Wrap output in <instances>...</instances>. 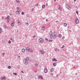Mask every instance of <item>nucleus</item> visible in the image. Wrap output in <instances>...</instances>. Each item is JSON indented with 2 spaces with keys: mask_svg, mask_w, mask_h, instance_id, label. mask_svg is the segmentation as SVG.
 Returning <instances> with one entry per match:
<instances>
[{
  "mask_svg": "<svg viewBox=\"0 0 80 80\" xmlns=\"http://www.w3.org/2000/svg\"><path fill=\"white\" fill-rule=\"evenodd\" d=\"M26 51H28V52H33V50L28 47H27L26 48Z\"/></svg>",
  "mask_w": 80,
  "mask_h": 80,
  "instance_id": "1",
  "label": "nucleus"
},
{
  "mask_svg": "<svg viewBox=\"0 0 80 80\" xmlns=\"http://www.w3.org/2000/svg\"><path fill=\"white\" fill-rule=\"evenodd\" d=\"M53 38L55 39L57 38V32H54V35L52 36Z\"/></svg>",
  "mask_w": 80,
  "mask_h": 80,
  "instance_id": "2",
  "label": "nucleus"
},
{
  "mask_svg": "<svg viewBox=\"0 0 80 80\" xmlns=\"http://www.w3.org/2000/svg\"><path fill=\"white\" fill-rule=\"evenodd\" d=\"M17 11L16 12L17 14H20V10L19 9V8H18V7H17Z\"/></svg>",
  "mask_w": 80,
  "mask_h": 80,
  "instance_id": "3",
  "label": "nucleus"
},
{
  "mask_svg": "<svg viewBox=\"0 0 80 80\" xmlns=\"http://www.w3.org/2000/svg\"><path fill=\"white\" fill-rule=\"evenodd\" d=\"M75 22L76 24H78V23H79V20H78V18H76L75 20Z\"/></svg>",
  "mask_w": 80,
  "mask_h": 80,
  "instance_id": "4",
  "label": "nucleus"
},
{
  "mask_svg": "<svg viewBox=\"0 0 80 80\" xmlns=\"http://www.w3.org/2000/svg\"><path fill=\"white\" fill-rule=\"evenodd\" d=\"M39 42L40 43H42L43 42V40L42 38H40L39 39Z\"/></svg>",
  "mask_w": 80,
  "mask_h": 80,
  "instance_id": "5",
  "label": "nucleus"
},
{
  "mask_svg": "<svg viewBox=\"0 0 80 80\" xmlns=\"http://www.w3.org/2000/svg\"><path fill=\"white\" fill-rule=\"evenodd\" d=\"M66 7L68 9H69V10H71V8L69 6H68L67 4L66 5Z\"/></svg>",
  "mask_w": 80,
  "mask_h": 80,
  "instance_id": "6",
  "label": "nucleus"
},
{
  "mask_svg": "<svg viewBox=\"0 0 80 80\" xmlns=\"http://www.w3.org/2000/svg\"><path fill=\"white\" fill-rule=\"evenodd\" d=\"M23 62L24 64H27L28 62L26 59H24Z\"/></svg>",
  "mask_w": 80,
  "mask_h": 80,
  "instance_id": "7",
  "label": "nucleus"
},
{
  "mask_svg": "<svg viewBox=\"0 0 80 80\" xmlns=\"http://www.w3.org/2000/svg\"><path fill=\"white\" fill-rule=\"evenodd\" d=\"M14 25H15V22L13 21L12 23L11 24V25L12 27H14Z\"/></svg>",
  "mask_w": 80,
  "mask_h": 80,
  "instance_id": "8",
  "label": "nucleus"
},
{
  "mask_svg": "<svg viewBox=\"0 0 80 80\" xmlns=\"http://www.w3.org/2000/svg\"><path fill=\"white\" fill-rule=\"evenodd\" d=\"M1 80H5L6 79V78L5 77H1L0 78Z\"/></svg>",
  "mask_w": 80,
  "mask_h": 80,
  "instance_id": "9",
  "label": "nucleus"
},
{
  "mask_svg": "<svg viewBox=\"0 0 80 80\" xmlns=\"http://www.w3.org/2000/svg\"><path fill=\"white\" fill-rule=\"evenodd\" d=\"M40 52L42 53V54H44V53H45V52L43 50H40Z\"/></svg>",
  "mask_w": 80,
  "mask_h": 80,
  "instance_id": "10",
  "label": "nucleus"
},
{
  "mask_svg": "<svg viewBox=\"0 0 80 80\" xmlns=\"http://www.w3.org/2000/svg\"><path fill=\"white\" fill-rule=\"evenodd\" d=\"M52 61H55V62H57V60L55 58H53L52 59Z\"/></svg>",
  "mask_w": 80,
  "mask_h": 80,
  "instance_id": "11",
  "label": "nucleus"
},
{
  "mask_svg": "<svg viewBox=\"0 0 80 80\" xmlns=\"http://www.w3.org/2000/svg\"><path fill=\"white\" fill-rule=\"evenodd\" d=\"M48 72V70H47V69H45L44 70V72H45V73H47Z\"/></svg>",
  "mask_w": 80,
  "mask_h": 80,
  "instance_id": "12",
  "label": "nucleus"
},
{
  "mask_svg": "<svg viewBox=\"0 0 80 80\" xmlns=\"http://www.w3.org/2000/svg\"><path fill=\"white\" fill-rule=\"evenodd\" d=\"M39 78H41V79H43V77L42 76H39Z\"/></svg>",
  "mask_w": 80,
  "mask_h": 80,
  "instance_id": "13",
  "label": "nucleus"
},
{
  "mask_svg": "<svg viewBox=\"0 0 80 80\" xmlns=\"http://www.w3.org/2000/svg\"><path fill=\"white\" fill-rule=\"evenodd\" d=\"M45 27L44 26H42V30H44L45 29Z\"/></svg>",
  "mask_w": 80,
  "mask_h": 80,
  "instance_id": "14",
  "label": "nucleus"
},
{
  "mask_svg": "<svg viewBox=\"0 0 80 80\" xmlns=\"http://www.w3.org/2000/svg\"><path fill=\"white\" fill-rule=\"evenodd\" d=\"M25 49L23 48L22 49V52L23 53H24V52H25Z\"/></svg>",
  "mask_w": 80,
  "mask_h": 80,
  "instance_id": "15",
  "label": "nucleus"
},
{
  "mask_svg": "<svg viewBox=\"0 0 80 80\" xmlns=\"http://www.w3.org/2000/svg\"><path fill=\"white\" fill-rule=\"evenodd\" d=\"M6 20H8L10 18V16H8V17L5 18Z\"/></svg>",
  "mask_w": 80,
  "mask_h": 80,
  "instance_id": "16",
  "label": "nucleus"
},
{
  "mask_svg": "<svg viewBox=\"0 0 80 80\" xmlns=\"http://www.w3.org/2000/svg\"><path fill=\"white\" fill-rule=\"evenodd\" d=\"M52 31L50 32H49V34L50 35H52Z\"/></svg>",
  "mask_w": 80,
  "mask_h": 80,
  "instance_id": "17",
  "label": "nucleus"
},
{
  "mask_svg": "<svg viewBox=\"0 0 80 80\" xmlns=\"http://www.w3.org/2000/svg\"><path fill=\"white\" fill-rule=\"evenodd\" d=\"M53 65L54 67H55V66L57 65V63H53Z\"/></svg>",
  "mask_w": 80,
  "mask_h": 80,
  "instance_id": "18",
  "label": "nucleus"
},
{
  "mask_svg": "<svg viewBox=\"0 0 80 80\" xmlns=\"http://www.w3.org/2000/svg\"><path fill=\"white\" fill-rule=\"evenodd\" d=\"M2 29L0 28V32L2 33Z\"/></svg>",
  "mask_w": 80,
  "mask_h": 80,
  "instance_id": "19",
  "label": "nucleus"
},
{
  "mask_svg": "<svg viewBox=\"0 0 80 80\" xmlns=\"http://www.w3.org/2000/svg\"><path fill=\"white\" fill-rule=\"evenodd\" d=\"M16 1L17 3H20V1H19V0H16Z\"/></svg>",
  "mask_w": 80,
  "mask_h": 80,
  "instance_id": "20",
  "label": "nucleus"
},
{
  "mask_svg": "<svg viewBox=\"0 0 80 80\" xmlns=\"http://www.w3.org/2000/svg\"><path fill=\"white\" fill-rule=\"evenodd\" d=\"M67 23H64V27H67Z\"/></svg>",
  "mask_w": 80,
  "mask_h": 80,
  "instance_id": "21",
  "label": "nucleus"
},
{
  "mask_svg": "<svg viewBox=\"0 0 80 80\" xmlns=\"http://www.w3.org/2000/svg\"><path fill=\"white\" fill-rule=\"evenodd\" d=\"M25 59H26V60H27V61H28V60H29V58H28L27 57L26 58H25Z\"/></svg>",
  "mask_w": 80,
  "mask_h": 80,
  "instance_id": "22",
  "label": "nucleus"
},
{
  "mask_svg": "<svg viewBox=\"0 0 80 80\" xmlns=\"http://www.w3.org/2000/svg\"><path fill=\"white\" fill-rule=\"evenodd\" d=\"M53 68H52L51 70V72H53Z\"/></svg>",
  "mask_w": 80,
  "mask_h": 80,
  "instance_id": "23",
  "label": "nucleus"
},
{
  "mask_svg": "<svg viewBox=\"0 0 80 80\" xmlns=\"http://www.w3.org/2000/svg\"><path fill=\"white\" fill-rule=\"evenodd\" d=\"M50 38H51V39H52V38H53V36H52V35H50Z\"/></svg>",
  "mask_w": 80,
  "mask_h": 80,
  "instance_id": "24",
  "label": "nucleus"
},
{
  "mask_svg": "<svg viewBox=\"0 0 80 80\" xmlns=\"http://www.w3.org/2000/svg\"><path fill=\"white\" fill-rule=\"evenodd\" d=\"M59 37H62V34H59Z\"/></svg>",
  "mask_w": 80,
  "mask_h": 80,
  "instance_id": "25",
  "label": "nucleus"
},
{
  "mask_svg": "<svg viewBox=\"0 0 80 80\" xmlns=\"http://www.w3.org/2000/svg\"><path fill=\"white\" fill-rule=\"evenodd\" d=\"M22 15H24L25 14V13L23 12H22Z\"/></svg>",
  "mask_w": 80,
  "mask_h": 80,
  "instance_id": "26",
  "label": "nucleus"
},
{
  "mask_svg": "<svg viewBox=\"0 0 80 80\" xmlns=\"http://www.w3.org/2000/svg\"><path fill=\"white\" fill-rule=\"evenodd\" d=\"M58 9H59V10H62V8H61V7H59Z\"/></svg>",
  "mask_w": 80,
  "mask_h": 80,
  "instance_id": "27",
  "label": "nucleus"
},
{
  "mask_svg": "<svg viewBox=\"0 0 80 80\" xmlns=\"http://www.w3.org/2000/svg\"><path fill=\"white\" fill-rule=\"evenodd\" d=\"M44 7H45V5H43L42 6V8H44Z\"/></svg>",
  "mask_w": 80,
  "mask_h": 80,
  "instance_id": "28",
  "label": "nucleus"
},
{
  "mask_svg": "<svg viewBox=\"0 0 80 80\" xmlns=\"http://www.w3.org/2000/svg\"><path fill=\"white\" fill-rule=\"evenodd\" d=\"M8 68L9 69H10L11 68V67L10 66H8Z\"/></svg>",
  "mask_w": 80,
  "mask_h": 80,
  "instance_id": "29",
  "label": "nucleus"
},
{
  "mask_svg": "<svg viewBox=\"0 0 80 80\" xmlns=\"http://www.w3.org/2000/svg\"><path fill=\"white\" fill-rule=\"evenodd\" d=\"M13 74L15 75H18L16 73H13Z\"/></svg>",
  "mask_w": 80,
  "mask_h": 80,
  "instance_id": "30",
  "label": "nucleus"
},
{
  "mask_svg": "<svg viewBox=\"0 0 80 80\" xmlns=\"http://www.w3.org/2000/svg\"><path fill=\"white\" fill-rule=\"evenodd\" d=\"M18 24H19V25H20L21 24V22H18Z\"/></svg>",
  "mask_w": 80,
  "mask_h": 80,
  "instance_id": "31",
  "label": "nucleus"
},
{
  "mask_svg": "<svg viewBox=\"0 0 80 80\" xmlns=\"http://www.w3.org/2000/svg\"><path fill=\"white\" fill-rule=\"evenodd\" d=\"M35 66H36V67H38V64H35Z\"/></svg>",
  "mask_w": 80,
  "mask_h": 80,
  "instance_id": "32",
  "label": "nucleus"
},
{
  "mask_svg": "<svg viewBox=\"0 0 80 80\" xmlns=\"http://www.w3.org/2000/svg\"><path fill=\"white\" fill-rule=\"evenodd\" d=\"M52 40H49V42H52Z\"/></svg>",
  "mask_w": 80,
  "mask_h": 80,
  "instance_id": "33",
  "label": "nucleus"
},
{
  "mask_svg": "<svg viewBox=\"0 0 80 80\" xmlns=\"http://www.w3.org/2000/svg\"><path fill=\"white\" fill-rule=\"evenodd\" d=\"M8 43H11V41H9Z\"/></svg>",
  "mask_w": 80,
  "mask_h": 80,
  "instance_id": "34",
  "label": "nucleus"
},
{
  "mask_svg": "<svg viewBox=\"0 0 80 80\" xmlns=\"http://www.w3.org/2000/svg\"><path fill=\"white\" fill-rule=\"evenodd\" d=\"M76 13H77V14H78V11H76Z\"/></svg>",
  "mask_w": 80,
  "mask_h": 80,
  "instance_id": "35",
  "label": "nucleus"
},
{
  "mask_svg": "<svg viewBox=\"0 0 80 80\" xmlns=\"http://www.w3.org/2000/svg\"><path fill=\"white\" fill-rule=\"evenodd\" d=\"M62 39H64L65 38V37H64V36L62 37Z\"/></svg>",
  "mask_w": 80,
  "mask_h": 80,
  "instance_id": "36",
  "label": "nucleus"
},
{
  "mask_svg": "<svg viewBox=\"0 0 80 80\" xmlns=\"http://www.w3.org/2000/svg\"><path fill=\"white\" fill-rule=\"evenodd\" d=\"M38 4H36V7H37V6H38Z\"/></svg>",
  "mask_w": 80,
  "mask_h": 80,
  "instance_id": "37",
  "label": "nucleus"
},
{
  "mask_svg": "<svg viewBox=\"0 0 80 80\" xmlns=\"http://www.w3.org/2000/svg\"><path fill=\"white\" fill-rule=\"evenodd\" d=\"M33 10H34V8H32V12H33Z\"/></svg>",
  "mask_w": 80,
  "mask_h": 80,
  "instance_id": "38",
  "label": "nucleus"
},
{
  "mask_svg": "<svg viewBox=\"0 0 80 80\" xmlns=\"http://www.w3.org/2000/svg\"><path fill=\"white\" fill-rule=\"evenodd\" d=\"M26 25H29L28 23V22H27L26 23Z\"/></svg>",
  "mask_w": 80,
  "mask_h": 80,
  "instance_id": "39",
  "label": "nucleus"
},
{
  "mask_svg": "<svg viewBox=\"0 0 80 80\" xmlns=\"http://www.w3.org/2000/svg\"><path fill=\"white\" fill-rule=\"evenodd\" d=\"M64 47H65V46L63 45V46H62V47H61L62 48H63Z\"/></svg>",
  "mask_w": 80,
  "mask_h": 80,
  "instance_id": "40",
  "label": "nucleus"
},
{
  "mask_svg": "<svg viewBox=\"0 0 80 80\" xmlns=\"http://www.w3.org/2000/svg\"><path fill=\"white\" fill-rule=\"evenodd\" d=\"M4 28H6V27H7L6 26V25H4Z\"/></svg>",
  "mask_w": 80,
  "mask_h": 80,
  "instance_id": "41",
  "label": "nucleus"
},
{
  "mask_svg": "<svg viewBox=\"0 0 80 80\" xmlns=\"http://www.w3.org/2000/svg\"><path fill=\"white\" fill-rule=\"evenodd\" d=\"M45 40H47V41H48V39H47V38H46V39H45Z\"/></svg>",
  "mask_w": 80,
  "mask_h": 80,
  "instance_id": "42",
  "label": "nucleus"
},
{
  "mask_svg": "<svg viewBox=\"0 0 80 80\" xmlns=\"http://www.w3.org/2000/svg\"><path fill=\"white\" fill-rule=\"evenodd\" d=\"M35 37H36L35 35H34L33 36V38H35Z\"/></svg>",
  "mask_w": 80,
  "mask_h": 80,
  "instance_id": "43",
  "label": "nucleus"
},
{
  "mask_svg": "<svg viewBox=\"0 0 80 80\" xmlns=\"http://www.w3.org/2000/svg\"><path fill=\"white\" fill-rule=\"evenodd\" d=\"M10 40H13V39H12V38H10Z\"/></svg>",
  "mask_w": 80,
  "mask_h": 80,
  "instance_id": "44",
  "label": "nucleus"
},
{
  "mask_svg": "<svg viewBox=\"0 0 80 80\" xmlns=\"http://www.w3.org/2000/svg\"><path fill=\"white\" fill-rule=\"evenodd\" d=\"M5 55V53H4L2 54V55Z\"/></svg>",
  "mask_w": 80,
  "mask_h": 80,
  "instance_id": "45",
  "label": "nucleus"
},
{
  "mask_svg": "<svg viewBox=\"0 0 80 80\" xmlns=\"http://www.w3.org/2000/svg\"><path fill=\"white\" fill-rule=\"evenodd\" d=\"M21 72H22V73H23V71H21Z\"/></svg>",
  "mask_w": 80,
  "mask_h": 80,
  "instance_id": "46",
  "label": "nucleus"
},
{
  "mask_svg": "<svg viewBox=\"0 0 80 80\" xmlns=\"http://www.w3.org/2000/svg\"><path fill=\"white\" fill-rule=\"evenodd\" d=\"M46 21L47 22H48V20L47 19L46 20Z\"/></svg>",
  "mask_w": 80,
  "mask_h": 80,
  "instance_id": "47",
  "label": "nucleus"
},
{
  "mask_svg": "<svg viewBox=\"0 0 80 80\" xmlns=\"http://www.w3.org/2000/svg\"><path fill=\"white\" fill-rule=\"evenodd\" d=\"M74 2H76V0H74Z\"/></svg>",
  "mask_w": 80,
  "mask_h": 80,
  "instance_id": "48",
  "label": "nucleus"
},
{
  "mask_svg": "<svg viewBox=\"0 0 80 80\" xmlns=\"http://www.w3.org/2000/svg\"><path fill=\"white\" fill-rule=\"evenodd\" d=\"M58 7H60V5H58Z\"/></svg>",
  "mask_w": 80,
  "mask_h": 80,
  "instance_id": "49",
  "label": "nucleus"
},
{
  "mask_svg": "<svg viewBox=\"0 0 80 80\" xmlns=\"http://www.w3.org/2000/svg\"><path fill=\"white\" fill-rule=\"evenodd\" d=\"M54 2H56V0H54Z\"/></svg>",
  "mask_w": 80,
  "mask_h": 80,
  "instance_id": "50",
  "label": "nucleus"
},
{
  "mask_svg": "<svg viewBox=\"0 0 80 80\" xmlns=\"http://www.w3.org/2000/svg\"><path fill=\"white\" fill-rule=\"evenodd\" d=\"M3 18H4V17H2V19Z\"/></svg>",
  "mask_w": 80,
  "mask_h": 80,
  "instance_id": "51",
  "label": "nucleus"
},
{
  "mask_svg": "<svg viewBox=\"0 0 80 80\" xmlns=\"http://www.w3.org/2000/svg\"><path fill=\"white\" fill-rule=\"evenodd\" d=\"M55 50H57V49H55Z\"/></svg>",
  "mask_w": 80,
  "mask_h": 80,
  "instance_id": "52",
  "label": "nucleus"
},
{
  "mask_svg": "<svg viewBox=\"0 0 80 80\" xmlns=\"http://www.w3.org/2000/svg\"><path fill=\"white\" fill-rule=\"evenodd\" d=\"M47 5H48V4H47Z\"/></svg>",
  "mask_w": 80,
  "mask_h": 80,
  "instance_id": "53",
  "label": "nucleus"
},
{
  "mask_svg": "<svg viewBox=\"0 0 80 80\" xmlns=\"http://www.w3.org/2000/svg\"><path fill=\"white\" fill-rule=\"evenodd\" d=\"M10 15H12V14H10Z\"/></svg>",
  "mask_w": 80,
  "mask_h": 80,
  "instance_id": "54",
  "label": "nucleus"
},
{
  "mask_svg": "<svg viewBox=\"0 0 80 80\" xmlns=\"http://www.w3.org/2000/svg\"><path fill=\"white\" fill-rule=\"evenodd\" d=\"M57 22H58V21H57Z\"/></svg>",
  "mask_w": 80,
  "mask_h": 80,
  "instance_id": "55",
  "label": "nucleus"
},
{
  "mask_svg": "<svg viewBox=\"0 0 80 80\" xmlns=\"http://www.w3.org/2000/svg\"><path fill=\"white\" fill-rule=\"evenodd\" d=\"M8 22H9V21H8Z\"/></svg>",
  "mask_w": 80,
  "mask_h": 80,
  "instance_id": "56",
  "label": "nucleus"
},
{
  "mask_svg": "<svg viewBox=\"0 0 80 80\" xmlns=\"http://www.w3.org/2000/svg\"><path fill=\"white\" fill-rule=\"evenodd\" d=\"M76 74L77 75V74Z\"/></svg>",
  "mask_w": 80,
  "mask_h": 80,
  "instance_id": "57",
  "label": "nucleus"
},
{
  "mask_svg": "<svg viewBox=\"0 0 80 80\" xmlns=\"http://www.w3.org/2000/svg\"><path fill=\"white\" fill-rule=\"evenodd\" d=\"M74 68H75V67H74Z\"/></svg>",
  "mask_w": 80,
  "mask_h": 80,
  "instance_id": "58",
  "label": "nucleus"
}]
</instances>
